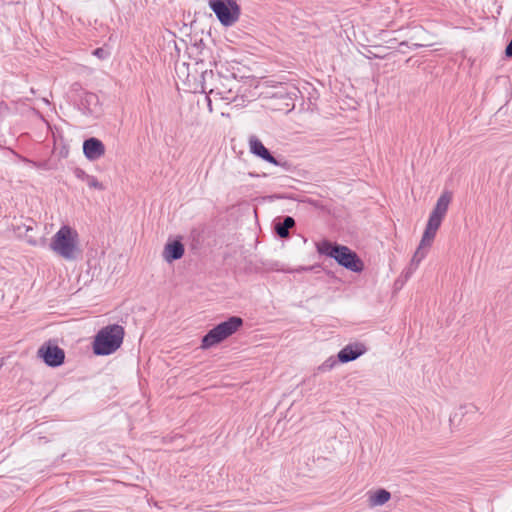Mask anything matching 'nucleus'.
I'll use <instances>...</instances> for the list:
<instances>
[{"mask_svg":"<svg viewBox=\"0 0 512 512\" xmlns=\"http://www.w3.org/2000/svg\"><path fill=\"white\" fill-rule=\"evenodd\" d=\"M124 328L118 324H111L101 328L93 341L95 355L106 356L117 351L123 343Z\"/></svg>","mask_w":512,"mask_h":512,"instance_id":"4","label":"nucleus"},{"mask_svg":"<svg viewBox=\"0 0 512 512\" xmlns=\"http://www.w3.org/2000/svg\"><path fill=\"white\" fill-rule=\"evenodd\" d=\"M208 6L226 27L234 25L241 15V8L236 0H208Z\"/></svg>","mask_w":512,"mask_h":512,"instance_id":"6","label":"nucleus"},{"mask_svg":"<svg viewBox=\"0 0 512 512\" xmlns=\"http://www.w3.org/2000/svg\"><path fill=\"white\" fill-rule=\"evenodd\" d=\"M312 269H313V266H309V267H304V266H302V267H300V268L296 269L295 271H296V272H300V271H311Z\"/></svg>","mask_w":512,"mask_h":512,"instance_id":"23","label":"nucleus"},{"mask_svg":"<svg viewBox=\"0 0 512 512\" xmlns=\"http://www.w3.org/2000/svg\"><path fill=\"white\" fill-rule=\"evenodd\" d=\"M49 247L57 256L66 261H74L81 255L79 234L69 225H63L52 236Z\"/></svg>","mask_w":512,"mask_h":512,"instance_id":"2","label":"nucleus"},{"mask_svg":"<svg viewBox=\"0 0 512 512\" xmlns=\"http://www.w3.org/2000/svg\"><path fill=\"white\" fill-rule=\"evenodd\" d=\"M451 200L452 193L450 191H444L437 199L436 205L429 215L419 246L412 256L409 267L407 268V277L416 271L422 260L427 256L435 239L436 233L446 216Z\"/></svg>","mask_w":512,"mask_h":512,"instance_id":"1","label":"nucleus"},{"mask_svg":"<svg viewBox=\"0 0 512 512\" xmlns=\"http://www.w3.org/2000/svg\"><path fill=\"white\" fill-rule=\"evenodd\" d=\"M505 54L507 57H512V38H511V41L506 46Z\"/></svg>","mask_w":512,"mask_h":512,"instance_id":"21","label":"nucleus"},{"mask_svg":"<svg viewBox=\"0 0 512 512\" xmlns=\"http://www.w3.org/2000/svg\"><path fill=\"white\" fill-rule=\"evenodd\" d=\"M294 225L295 220L290 216H286L282 222L275 225V231L279 237L286 238L289 235V229Z\"/></svg>","mask_w":512,"mask_h":512,"instance_id":"14","label":"nucleus"},{"mask_svg":"<svg viewBox=\"0 0 512 512\" xmlns=\"http://www.w3.org/2000/svg\"><path fill=\"white\" fill-rule=\"evenodd\" d=\"M38 354L50 367H58L64 362V351L58 346H42Z\"/></svg>","mask_w":512,"mask_h":512,"instance_id":"7","label":"nucleus"},{"mask_svg":"<svg viewBox=\"0 0 512 512\" xmlns=\"http://www.w3.org/2000/svg\"><path fill=\"white\" fill-rule=\"evenodd\" d=\"M249 148L252 154L271 164L278 165L276 158L270 154L263 143L254 135L249 137Z\"/></svg>","mask_w":512,"mask_h":512,"instance_id":"11","label":"nucleus"},{"mask_svg":"<svg viewBox=\"0 0 512 512\" xmlns=\"http://www.w3.org/2000/svg\"><path fill=\"white\" fill-rule=\"evenodd\" d=\"M83 153L88 160L95 161L105 154V146L102 141L92 137L84 141Z\"/></svg>","mask_w":512,"mask_h":512,"instance_id":"9","label":"nucleus"},{"mask_svg":"<svg viewBox=\"0 0 512 512\" xmlns=\"http://www.w3.org/2000/svg\"><path fill=\"white\" fill-rule=\"evenodd\" d=\"M205 94H206V102H207L208 110L210 113H212L213 112V106H212V100H211L212 95H209L208 93H205Z\"/></svg>","mask_w":512,"mask_h":512,"instance_id":"20","label":"nucleus"},{"mask_svg":"<svg viewBox=\"0 0 512 512\" xmlns=\"http://www.w3.org/2000/svg\"><path fill=\"white\" fill-rule=\"evenodd\" d=\"M340 361L338 360V355L335 357V356H330L329 358H327L322 364H320L318 367H317V372L319 373H325V372H328V371H331L332 369L335 368V366L339 363Z\"/></svg>","mask_w":512,"mask_h":512,"instance_id":"15","label":"nucleus"},{"mask_svg":"<svg viewBox=\"0 0 512 512\" xmlns=\"http://www.w3.org/2000/svg\"><path fill=\"white\" fill-rule=\"evenodd\" d=\"M215 77L214 73L212 71H205L203 74H202V78H203V83L201 85V92L203 93H208L209 95H213V97H218L219 99L221 100H227V101H230L232 100V97L230 96L232 90L231 88L229 89H226L225 85L222 84V87H208L207 85V78H211L213 79Z\"/></svg>","mask_w":512,"mask_h":512,"instance_id":"8","label":"nucleus"},{"mask_svg":"<svg viewBox=\"0 0 512 512\" xmlns=\"http://www.w3.org/2000/svg\"><path fill=\"white\" fill-rule=\"evenodd\" d=\"M184 252V245L179 240H175L166 243L162 252V257L167 263H171L175 260L182 258Z\"/></svg>","mask_w":512,"mask_h":512,"instance_id":"12","label":"nucleus"},{"mask_svg":"<svg viewBox=\"0 0 512 512\" xmlns=\"http://www.w3.org/2000/svg\"><path fill=\"white\" fill-rule=\"evenodd\" d=\"M242 325V318L231 316L228 320L216 325L203 337L201 347L203 349H208L219 344L236 333Z\"/></svg>","mask_w":512,"mask_h":512,"instance_id":"5","label":"nucleus"},{"mask_svg":"<svg viewBox=\"0 0 512 512\" xmlns=\"http://www.w3.org/2000/svg\"><path fill=\"white\" fill-rule=\"evenodd\" d=\"M86 184L90 187V188H93V189H97V190H104L105 187L104 185L98 181V179L93 176V175H90L87 180H86Z\"/></svg>","mask_w":512,"mask_h":512,"instance_id":"16","label":"nucleus"},{"mask_svg":"<svg viewBox=\"0 0 512 512\" xmlns=\"http://www.w3.org/2000/svg\"><path fill=\"white\" fill-rule=\"evenodd\" d=\"M367 351L366 346L363 343L356 342L348 344L342 348L338 353V360L341 363H347L356 360L358 357L363 355Z\"/></svg>","mask_w":512,"mask_h":512,"instance_id":"10","label":"nucleus"},{"mask_svg":"<svg viewBox=\"0 0 512 512\" xmlns=\"http://www.w3.org/2000/svg\"><path fill=\"white\" fill-rule=\"evenodd\" d=\"M390 498V492L385 489H378L368 493V503L370 507L382 506L387 503Z\"/></svg>","mask_w":512,"mask_h":512,"instance_id":"13","label":"nucleus"},{"mask_svg":"<svg viewBox=\"0 0 512 512\" xmlns=\"http://www.w3.org/2000/svg\"><path fill=\"white\" fill-rule=\"evenodd\" d=\"M74 175L76 178H78L79 180H82V181H85L87 180V178L90 176L89 174H87L83 169L81 168H76L74 170Z\"/></svg>","mask_w":512,"mask_h":512,"instance_id":"18","label":"nucleus"},{"mask_svg":"<svg viewBox=\"0 0 512 512\" xmlns=\"http://www.w3.org/2000/svg\"><path fill=\"white\" fill-rule=\"evenodd\" d=\"M23 228L25 229L26 241L33 246L37 245V240L29 235V232L33 231V227L31 225L23 224Z\"/></svg>","mask_w":512,"mask_h":512,"instance_id":"17","label":"nucleus"},{"mask_svg":"<svg viewBox=\"0 0 512 512\" xmlns=\"http://www.w3.org/2000/svg\"><path fill=\"white\" fill-rule=\"evenodd\" d=\"M317 251L322 255L335 259L339 265L352 272L359 273L364 268L362 260L347 246L332 244L324 240L317 244Z\"/></svg>","mask_w":512,"mask_h":512,"instance_id":"3","label":"nucleus"},{"mask_svg":"<svg viewBox=\"0 0 512 512\" xmlns=\"http://www.w3.org/2000/svg\"><path fill=\"white\" fill-rule=\"evenodd\" d=\"M86 100H87L88 102L97 101V97H96V95H94V94H88V95L86 96Z\"/></svg>","mask_w":512,"mask_h":512,"instance_id":"22","label":"nucleus"},{"mask_svg":"<svg viewBox=\"0 0 512 512\" xmlns=\"http://www.w3.org/2000/svg\"><path fill=\"white\" fill-rule=\"evenodd\" d=\"M93 55L100 59H106L108 57V52L103 48H97L93 51Z\"/></svg>","mask_w":512,"mask_h":512,"instance_id":"19","label":"nucleus"},{"mask_svg":"<svg viewBox=\"0 0 512 512\" xmlns=\"http://www.w3.org/2000/svg\"><path fill=\"white\" fill-rule=\"evenodd\" d=\"M455 417H456V414H455L454 416H451V417H450V422H451V423L454 421Z\"/></svg>","mask_w":512,"mask_h":512,"instance_id":"24","label":"nucleus"}]
</instances>
